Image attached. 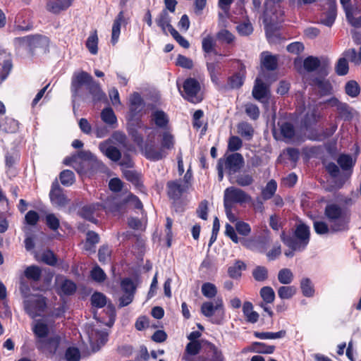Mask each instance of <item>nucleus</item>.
<instances>
[{
	"label": "nucleus",
	"mask_w": 361,
	"mask_h": 361,
	"mask_svg": "<svg viewBox=\"0 0 361 361\" xmlns=\"http://www.w3.org/2000/svg\"><path fill=\"white\" fill-rule=\"evenodd\" d=\"M216 47V40L211 35H208L207 37H204L202 40V49L204 54H214L215 55L218 54Z\"/></svg>",
	"instance_id": "obj_32"
},
{
	"label": "nucleus",
	"mask_w": 361,
	"mask_h": 361,
	"mask_svg": "<svg viewBox=\"0 0 361 361\" xmlns=\"http://www.w3.org/2000/svg\"><path fill=\"white\" fill-rule=\"evenodd\" d=\"M252 97L258 101L269 97V87L262 79L257 78L255 80V85L252 91Z\"/></svg>",
	"instance_id": "obj_17"
},
{
	"label": "nucleus",
	"mask_w": 361,
	"mask_h": 361,
	"mask_svg": "<svg viewBox=\"0 0 361 361\" xmlns=\"http://www.w3.org/2000/svg\"><path fill=\"white\" fill-rule=\"evenodd\" d=\"M300 287L302 295L307 298H312L314 295V285L309 278H303L300 283Z\"/></svg>",
	"instance_id": "obj_33"
},
{
	"label": "nucleus",
	"mask_w": 361,
	"mask_h": 361,
	"mask_svg": "<svg viewBox=\"0 0 361 361\" xmlns=\"http://www.w3.org/2000/svg\"><path fill=\"white\" fill-rule=\"evenodd\" d=\"M49 197L52 204L60 207L66 206L69 202V200L63 193V189L59 185L57 179L51 183Z\"/></svg>",
	"instance_id": "obj_12"
},
{
	"label": "nucleus",
	"mask_w": 361,
	"mask_h": 361,
	"mask_svg": "<svg viewBox=\"0 0 361 361\" xmlns=\"http://www.w3.org/2000/svg\"><path fill=\"white\" fill-rule=\"evenodd\" d=\"M238 71L227 78V84L221 86V90H238L243 85L247 74L246 67L240 60H238Z\"/></svg>",
	"instance_id": "obj_9"
},
{
	"label": "nucleus",
	"mask_w": 361,
	"mask_h": 361,
	"mask_svg": "<svg viewBox=\"0 0 361 361\" xmlns=\"http://www.w3.org/2000/svg\"><path fill=\"white\" fill-rule=\"evenodd\" d=\"M99 206V204L98 203H92L84 205L78 211V214L81 218L96 224H97L98 220L94 215Z\"/></svg>",
	"instance_id": "obj_18"
},
{
	"label": "nucleus",
	"mask_w": 361,
	"mask_h": 361,
	"mask_svg": "<svg viewBox=\"0 0 361 361\" xmlns=\"http://www.w3.org/2000/svg\"><path fill=\"white\" fill-rule=\"evenodd\" d=\"M293 274L290 269H281L278 273V280L281 284H290L293 281Z\"/></svg>",
	"instance_id": "obj_47"
},
{
	"label": "nucleus",
	"mask_w": 361,
	"mask_h": 361,
	"mask_svg": "<svg viewBox=\"0 0 361 361\" xmlns=\"http://www.w3.org/2000/svg\"><path fill=\"white\" fill-rule=\"evenodd\" d=\"M24 276L30 281L37 282L42 277V269L36 265L27 267L24 271Z\"/></svg>",
	"instance_id": "obj_31"
},
{
	"label": "nucleus",
	"mask_w": 361,
	"mask_h": 361,
	"mask_svg": "<svg viewBox=\"0 0 361 361\" xmlns=\"http://www.w3.org/2000/svg\"><path fill=\"white\" fill-rule=\"evenodd\" d=\"M324 65H329V63L324 62L321 63L320 60L317 56H309L303 61V68L308 73L318 71Z\"/></svg>",
	"instance_id": "obj_25"
},
{
	"label": "nucleus",
	"mask_w": 361,
	"mask_h": 361,
	"mask_svg": "<svg viewBox=\"0 0 361 361\" xmlns=\"http://www.w3.org/2000/svg\"><path fill=\"white\" fill-rule=\"evenodd\" d=\"M252 277L256 281L262 282L269 277V271L266 267L257 266L252 272Z\"/></svg>",
	"instance_id": "obj_43"
},
{
	"label": "nucleus",
	"mask_w": 361,
	"mask_h": 361,
	"mask_svg": "<svg viewBox=\"0 0 361 361\" xmlns=\"http://www.w3.org/2000/svg\"><path fill=\"white\" fill-rule=\"evenodd\" d=\"M32 331L35 336V345L38 350L50 355L56 354L61 343V337L59 335L48 337L49 326L41 320H38L35 324Z\"/></svg>",
	"instance_id": "obj_1"
},
{
	"label": "nucleus",
	"mask_w": 361,
	"mask_h": 361,
	"mask_svg": "<svg viewBox=\"0 0 361 361\" xmlns=\"http://www.w3.org/2000/svg\"><path fill=\"white\" fill-rule=\"evenodd\" d=\"M183 97L187 101L197 104L202 101V97L198 96L201 90V86L197 80L194 78H188L183 84Z\"/></svg>",
	"instance_id": "obj_7"
},
{
	"label": "nucleus",
	"mask_w": 361,
	"mask_h": 361,
	"mask_svg": "<svg viewBox=\"0 0 361 361\" xmlns=\"http://www.w3.org/2000/svg\"><path fill=\"white\" fill-rule=\"evenodd\" d=\"M348 59L344 56V57L340 58L338 60L335 66V71L338 75L343 76L348 74L349 71Z\"/></svg>",
	"instance_id": "obj_49"
},
{
	"label": "nucleus",
	"mask_w": 361,
	"mask_h": 361,
	"mask_svg": "<svg viewBox=\"0 0 361 361\" xmlns=\"http://www.w3.org/2000/svg\"><path fill=\"white\" fill-rule=\"evenodd\" d=\"M26 312L32 317L41 316L47 308L46 298L37 296L36 298L29 299L24 302Z\"/></svg>",
	"instance_id": "obj_11"
},
{
	"label": "nucleus",
	"mask_w": 361,
	"mask_h": 361,
	"mask_svg": "<svg viewBox=\"0 0 361 361\" xmlns=\"http://www.w3.org/2000/svg\"><path fill=\"white\" fill-rule=\"evenodd\" d=\"M345 92L352 98L357 97L360 92V87L355 80H349L345 83Z\"/></svg>",
	"instance_id": "obj_44"
},
{
	"label": "nucleus",
	"mask_w": 361,
	"mask_h": 361,
	"mask_svg": "<svg viewBox=\"0 0 361 361\" xmlns=\"http://www.w3.org/2000/svg\"><path fill=\"white\" fill-rule=\"evenodd\" d=\"M100 149L104 153V154L111 160L114 161H118L121 158V152L120 150L115 146L109 145L105 149L101 145Z\"/></svg>",
	"instance_id": "obj_39"
},
{
	"label": "nucleus",
	"mask_w": 361,
	"mask_h": 361,
	"mask_svg": "<svg viewBox=\"0 0 361 361\" xmlns=\"http://www.w3.org/2000/svg\"><path fill=\"white\" fill-rule=\"evenodd\" d=\"M281 134L284 138L292 139L295 135V129L293 123L288 121L279 123Z\"/></svg>",
	"instance_id": "obj_37"
},
{
	"label": "nucleus",
	"mask_w": 361,
	"mask_h": 361,
	"mask_svg": "<svg viewBox=\"0 0 361 361\" xmlns=\"http://www.w3.org/2000/svg\"><path fill=\"white\" fill-rule=\"evenodd\" d=\"M297 290L295 286H282L279 288L277 293L281 299L288 300L296 294Z\"/></svg>",
	"instance_id": "obj_35"
},
{
	"label": "nucleus",
	"mask_w": 361,
	"mask_h": 361,
	"mask_svg": "<svg viewBox=\"0 0 361 361\" xmlns=\"http://www.w3.org/2000/svg\"><path fill=\"white\" fill-rule=\"evenodd\" d=\"M246 264L240 260H237L233 266L228 268V274L229 277L233 279H238L242 276V271L245 270Z\"/></svg>",
	"instance_id": "obj_29"
},
{
	"label": "nucleus",
	"mask_w": 361,
	"mask_h": 361,
	"mask_svg": "<svg viewBox=\"0 0 361 361\" xmlns=\"http://www.w3.org/2000/svg\"><path fill=\"white\" fill-rule=\"evenodd\" d=\"M2 130L7 133H15L19 130L20 123L12 118H6L4 123L0 126Z\"/></svg>",
	"instance_id": "obj_48"
},
{
	"label": "nucleus",
	"mask_w": 361,
	"mask_h": 361,
	"mask_svg": "<svg viewBox=\"0 0 361 361\" xmlns=\"http://www.w3.org/2000/svg\"><path fill=\"white\" fill-rule=\"evenodd\" d=\"M336 110L339 117L344 121H350L353 117L352 108L347 103L342 102Z\"/></svg>",
	"instance_id": "obj_45"
},
{
	"label": "nucleus",
	"mask_w": 361,
	"mask_h": 361,
	"mask_svg": "<svg viewBox=\"0 0 361 361\" xmlns=\"http://www.w3.org/2000/svg\"><path fill=\"white\" fill-rule=\"evenodd\" d=\"M336 15V6H331L325 13L324 18L321 19L322 23L326 26L331 27L335 22Z\"/></svg>",
	"instance_id": "obj_42"
},
{
	"label": "nucleus",
	"mask_w": 361,
	"mask_h": 361,
	"mask_svg": "<svg viewBox=\"0 0 361 361\" xmlns=\"http://www.w3.org/2000/svg\"><path fill=\"white\" fill-rule=\"evenodd\" d=\"M238 133L247 140L252 139L254 135V128L252 125L247 122L243 121L237 126Z\"/></svg>",
	"instance_id": "obj_30"
},
{
	"label": "nucleus",
	"mask_w": 361,
	"mask_h": 361,
	"mask_svg": "<svg viewBox=\"0 0 361 361\" xmlns=\"http://www.w3.org/2000/svg\"><path fill=\"white\" fill-rule=\"evenodd\" d=\"M329 73V66L324 65L320 70L318 71L317 75H312L307 80L308 84L314 87H317L319 94L321 97L328 96L333 94L334 88L326 77Z\"/></svg>",
	"instance_id": "obj_5"
},
{
	"label": "nucleus",
	"mask_w": 361,
	"mask_h": 361,
	"mask_svg": "<svg viewBox=\"0 0 361 361\" xmlns=\"http://www.w3.org/2000/svg\"><path fill=\"white\" fill-rule=\"evenodd\" d=\"M157 25L161 27L163 32L166 35V29H168L169 32H171V27H173L171 24V17L166 9H163L158 15L157 18L155 19Z\"/></svg>",
	"instance_id": "obj_26"
},
{
	"label": "nucleus",
	"mask_w": 361,
	"mask_h": 361,
	"mask_svg": "<svg viewBox=\"0 0 361 361\" xmlns=\"http://www.w3.org/2000/svg\"><path fill=\"white\" fill-rule=\"evenodd\" d=\"M49 45V38L42 35L36 34L31 35L30 43L29 44L28 49L32 54L37 48L47 49Z\"/></svg>",
	"instance_id": "obj_19"
},
{
	"label": "nucleus",
	"mask_w": 361,
	"mask_h": 361,
	"mask_svg": "<svg viewBox=\"0 0 361 361\" xmlns=\"http://www.w3.org/2000/svg\"><path fill=\"white\" fill-rule=\"evenodd\" d=\"M201 291L202 295L209 299L216 297L218 290L216 286L210 282H205L202 285Z\"/></svg>",
	"instance_id": "obj_46"
},
{
	"label": "nucleus",
	"mask_w": 361,
	"mask_h": 361,
	"mask_svg": "<svg viewBox=\"0 0 361 361\" xmlns=\"http://www.w3.org/2000/svg\"><path fill=\"white\" fill-rule=\"evenodd\" d=\"M259 294L266 304L272 303L274 301L275 293L270 286L262 287L260 289Z\"/></svg>",
	"instance_id": "obj_55"
},
{
	"label": "nucleus",
	"mask_w": 361,
	"mask_h": 361,
	"mask_svg": "<svg viewBox=\"0 0 361 361\" xmlns=\"http://www.w3.org/2000/svg\"><path fill=\"white\" fill-rule=\"evenodd\" d=\"M101 118L102 121L109 125L116 123V116L111 107L104 108L101 112Z\"/></svg>",
	"instance_id": "obj_52"
},
{
	"label": "nucleus",
	"mask_w": 361,
	"mask_h": 361,
	"mask_svg": "<svg viewBox=\"0 0 361 361\" xmlns=\"http://www.w3.org/2000/svg\"><path fill=\"white\" fill-rule=\"evenodd\" d=\"M92 279L96 282H104L106 279V275L102 268L95 266L90 271Z\"/></svg>",
	"instance_id": "obj_61"
},
{
	"label": "nucleus",
	"mask_w": 361,
	"mask_h": 361,
	"mask_svg": "<svg viewBox=\"0 0 361 361\" xmlns=\"http://www.w3.org/2000/svg\"><path fill=\"white\" fill-rule=\"evenodd\" d=\"M277 190V183L275 180H270L262 190V197L264 200H270L274 197Z\"/></svg>",
	"instance_id": "obj_36"
},
{
	"label": "nucleus",
	"mask_w": 361,
	"mask_h": 361,
	"mask_svg": "<svg viewBox=\"0 0 361 361\" xmlns=\"http://www.w3.org/2000/svg\"><path fill=\"white\" fill-rule=\"evenodd\" d=\"M65 357L67 361H80V352L78 348L69 347L66 349Z\"/></svg>",
	"instance_id": "obj_63"
},
{
	"label": "nucleus",
	"mask_w": 361,
	"mask_h": 361,
	"mask_svg": "<svg viewBox=\"0 0 361 361\" xmlns=\"http://www.w3.org/2000/svg\"><path fill=\"white\" fill-rule=\"evenodd\" d=\"M111 251L108 245H102L98 250V259L102 264L107 263L111 259Z\"/></svg>",
	"instance_id": "obj_62"
},
{
	"label": "nucleus",
	"mask_w": 361,
	"mask_h": 361,
	"mask_svg": "<svg viewBox=\"0 0 361 361\" xmlns=\"http://www.w3.org/2000/svg\"><path fill=\"white\" fill-rule=\"evenodd\" d=\"M276 347L274 345H267L262 342H253L252 343V350L259 354H271L274 352Z\"/></svg>",
	"instance_id": "obj_34"
},
{
	"label": "nucleus",
	"mask_w": 361,
	"mask_h": 361,
	"mask_svg": "<svg viewBox=\"0 0 361 361\" xmlns=\"http://www.w3.org/2000/svg\"><path fill=\"white\" fill-rule=\"evenodd\" d=\"M337 163L343 171H350L353 168L355 160L353 159L350 154H341L337 158Z\"/></svg>",
	"instance_id": "obj_28"
},
{
	"label": "nucleus",
	"mask_w": 361,
	"mask_h": 361,
	"mask_svg": "<svg viewBox=\"0 0 361 361\" xmlns=\"http://www.w3.org/2000/svg\"><path fill=\"white\" fill-rule=\"evenodd\" d=\"M98 36L97 31L95 30L87 37L85 45L87 49L92 54H97L98 52Z\"/></svg>",
	"instance_id": "obj_40"
},
{
	"label": "nucleus",
	"mask_w": 361,
	"mask_h": 361,
	"mask_svg": "<svg viewBox=\"0 0 361 361\" xmlns=\"http://www.w3.org/2000/svg\"><path fill=\"white\" fill-rule=\"evenodd\" d=\"M324 215L331 226V233L346 231L349 229L350 213L337 203L331 202L325 206Z\"/></svg>",
	"instance_id": "obj_2"
},
{
	"label": "nucleus",
	"mask_w": 361,
	"mask_h": 361,
	"mask_svg": "<svg viewBox=\"0 0 361 361\" xmlns=\"http://www.w3.org/2000/svg\"><path fill=\"white\" fill-rule=\"evenodd\" d=\"M180 180H169L166 183V193L170 200H179L188 190V185H181Z\"/></svg>",
	"instance_id": "obj_15"
},
{
	"label": "nucleus",
	"mask_w": 361,
	"mask_h": 361,
	"mask_svg": "<svg viewBox=\"0 0 361 361\" xmlns=\"http://www.w3.org/2000/svg\"><path fill=\"white\" fill-rule=\"evenodd\" d=\"M124 12L121 11L116 16L112 25L111 42L113 45H115L118 41L121 24L124 23Z\"/></svg>",
	"instance_id": "obj_24"
},
{
	"label": "nucleus",
	"mask_w": 361,
	"mask_h": 361,
	"mask_svg": "<svg viewBox=\"0 0 361 361\" xmlns=\"http://www.w3.org/2000/svg\"><path fill=\"white\" fill-rule=\"evenodd\" d=\"M76 290L77 286L75 283H74L71 279H66L62 281L60 286L59 294H63L64 295H72L75 293Z\"/></svg>",
	"instance_id": "obj_38"
},
{
	"label": "nucleus",
	"mask_w": 361,
	"mask_h": 361,
	"mask_svg": "<svg viewBox=\"0 0 361 361\" xmlns=\"http://www.w3.org/2000/svg\"><path fill=\"white\" fill-rule=\"evenodd\" d=\"M174 137L169 131H164L162 134V138L161 140V147L159 149H156L152 145H146L145 147V155L147 159L151 161H159L165 158L167 153L164 151V149H171L174 147Z\"/></svg>",
	"instance_id": "obj_4"
},
{
	"label": "nucleus",
	"mask_w": 361,
	"mask_h": 361,
	"mask_svg": "<svg viewBox=\"0 0 361 361\" xmlns=\"http://www.w3.org/2000/svg\"><path fill=\"white\" fill-rule=\"evenodd\" d=\"M343 55L345 56L355 65H360L361 63V47H360L359 52L357 53L355 49H348L345 50Z\"/></svg>",
	"instance_id": "obj_53"
},
{
	"label": "nucleus",
	"mask_w": 361,
	"mask_h": 361,
	"mask_svg": "<svg viewBox=\"0 0 361 361\" xmlns=\"http://www.w3.org/2000/svg\"><path fill=\"white\" fill-rule=\"evenodd\" d=\"M261 66L268 71H274L278 68V59L275 55L269 51H263L261 54Z\"/></svg>",
	"instance_id": "obj_23"
},
{
	"label": "nucleus",
	"mask_w": 361,
	"mask_h": 361,
	"mask_svg": "<svg viewBox=\"0 0 361 361\" xmlns=\"http://www.w3.org/2000/svg\"><path fill=\"white\" fill-rule=\"evenodd\" d=\"M251 200V196L240 188L231 186L226 188L224 190V205L232 207H233L235 204L242 205Z\"/></svg>",
	"instance_id": "obj_6"
},
{
	"label": "nucleus",
	"mask_w": 361,
	"mask_h": 361,
	"mask_svg": "<svg viewBox=\"0 0 361 361\" xmlns=\"http://www.w3.org/2000/svg\"><path fill=\"white\" fill-rule=\"evenodd\" d=\"M216 38L223 43L230 44L234 42L235 36L229 30L222 29L217 32Z\"/></svg>",
	"instance_id": "obj_57"
},
{
	"label": "nucleus",
	"mask_w": 361,
	"mask_h": 361,
	"mask_svg": "<svg viewBox=\"0 0 361 361\" xmlns=\"http://www.w3.org/2000/svg\"><path fill=\"white\" fill-rule=\"evenodd\" d=\"M321 114L317 108L314 107L308 111L304 116L302 123L306 130H309L314 126L320 120Z\"/></svg>",
	"instance_id": "obj_21"
},
{
	"label": "nucleus",
	"mask_w": 361,
	"mask_h": 361,
	"mask_svg": "<svg viewBox=\"0 0 361 361\" xmlns=\"http://www.w3.org/2000/svg\"><path fill=\"white\" fill-rule=\"evenodd\" d=\"M313 228L318 235H325L331 233V226L324 221L314 220Z\"/></svg>",
	"instance_id": "obj_50"
},
{
	"label": "nucleus",
	"mask_w": 361,
	"mask_h": 361,
	"mask_svg": "<svg viewBox=\"0 0 361 361\" xmlns=\"http://www.w3.org/2000/svg\"><path fill=\"white\" fill-rule=\"evenodd\" d=\"M59 179L63 185L71 186L75 182V174L72 171L65 169L60 173Z\"/></svg>",
	"instance_id": "obj_51"
},
{
	"label": "nucleus",
	"mask_w": 361,
	"mask_h": 361,
	"mask_svg": "<svg viewBox=\"0 0 361 361\" xmlns=\"http://www.w3.org/2000/svg\"><path fill=\"white\" fill-rule=\"evenodd\" d=\"M123 175L126 179L132 183L137 188L142 186L139 174L136 171L127 170L123 172Z\"/></svg>",
	"instance_id": "obj_60"
},
{
	"label": "nucleus",
	"mask_w": 361,
	"mask_h": 361,
	"mask_svg": "<svg viewBox=\"0 0 361 361\" xmlns=\"http://www.w3.org/2000/svg\"><path fill=\"white\" fill-rule=\"evenodd\" d=\"M121 290L124 293L135 295L136 286L130 278H124L121 282Z\"/></svg>",
	"instance_id": "obj_59"
},
{
	"label": "nucleus",
	"mask_w": 361,
	"mask_h": 361,
	"mask_svg": "<svg viewBox=\"0 0 361 361\" xmlns=\"http://www.w3.org/2000/svg\"><path fill=\"white\" fill-rule=\"evenodd\" d=\"M91 305L97 308H102L106 305V297L102 293H94L90 298Z\"/></svg>",
	"instance_id": "obj_54"
},
{
	"label": "nucleus",
	"mask_w": 361,
	"mask_h": 361,
	"mask_svg": "<svg viewBox=\"0 0 361 361\" xmlns=\"http://www.w3.org/2000/svg\"><path fill=\"white\" fill-rule=\"evenodd\" d=\"M151 121L161 129H167L169 125V118L163 110H156L151 114Z\"/></svg>",
	"instance_id": "obj_22"
},
{
	"label": "nucleus",
	"mask_w": 361,
	"mask_h": 361,
	"mask_svg": "<svg viewBox=\"0 0 361 361\" xmlns=\"http://www.w3.org/2000/svg\"><path fill=\"white\" fill-rule=\"evenodd\" d=\"M92 76L86 71L75 72L71 78V92L73 97L80 96L82 86L86 87L92 82Z\"/></svg>",
	"instance_id": "obj_10"
},
{
	"label": "nucleus",
	"mask_w": 361,
	"mask_h": 361,
	"mask_svg": "<svg viewBox=\"0 0 361 361\" xmlns=\"http://www.w3.org/2000/svg\"><path fill=\"white\" fill-rule=\"evenodd\" d=\"M42 260L44 263L49 266H55L57 263L56 255L50 250H47L42 253Z\"/></svg>",
	"instance_id": "obj_64"
},
{
	"label": "nucleus",
	"mask_w": 361,
	"mask_h": 361,
	"mask_svg": "<svg viewBox=\"0 0 361 361\" xmlns=\"http://www.w3.org/2000/svg\"><path fill=\"white\" fill-rule=\"evenodd\" d=\"M71 5V0H50L47 4V8L53 13H59Z\"/></svg>",
	"instance_id": "obj_27"
},
{
	"label": "nucleus",
	"mask_w": 361,
	"mask_h": 361,
	"mask_svg": "<svg viewBox=\"0 0 361 361\" xmlns=\"http://www.w3.org/2000/svg\"><path fill=\"white\" fill-rule=\"evenodd\" d=\"M244 163L243 155L238 152L229 154L226 159H224V166L230 176L238 173L243 166Z\"/></svg>",
	"instance_id": "obj_13"
},
{
	"label": "nucleus",
	"mask_w": 361,
	"mask_h": 361,
	"mask_svg": "<svg viewBox=\"0 0 361 361\" xmlns=\"http://www.w3.org/2000/svg\"><path fill=\"white\" fill-rule=\"evenodd\" d=\"M33 27V23L27 18V13L24 11H21L16 16L13 27L10 32L16 34L18 32L30 31Z\"/></svg>",
	"instance_id": "obj_14"
},
{
	"label": "nucleus",
	"mask_w": 361,
	"mask_h": 361,
	"mask_svg": "<svg viewBox=\"0 0 361 361\" xmlns=\"http://www.w3.org/2000/svg\"><path fill=\"white\" fill-rule=\"evenodd\" d=\"M142 116H128V130L130 129H145L149 130V127L145 126L141 118Z\"/></svg>",
	"instance_id": "obj_41"
},
{
	"label": "nucleus",
	"mask_w": 361,
	"mask_h": 361,
	"mask_svg": "<svg viewBox=\"0 0 361 361\" xmlns=\"http://www.w3.org/2000/svg\"><path fill=\"white\" fill-rule=\"evenodd\" d=\"M280 238L283 244L293 250H305L310 240V227L304 223L297 225L293 235H289L283 231Z\"/></svg>",
	"instance_id": "obj_3"
},
{
	"label": "nucleus",
	"mask_w": 361,
	"mask_h": 361,
	"mask_svg": "<svg viewBox=\"0 0 361 361\" xmlns=\"http://www.w3.org/2000/svg\"><path fill=\"white\" fill-rule=\"evenodd\" d=\"M269 233V232L268 231L267 235H259L249 238H242L240 243L247 249L257 250L261 253H264L266 252L267 245L271 240Z\"/></svg>",
	"instance_id": "obj_8"
},
{
	"label": "nucleus",
	"mask_w": 361,
	"mask_h": 361,
	"mask_svg": "<svg viewBox=\"0 0 361 361\" xmlns=\"http://www.w3.org/2000/svg\"><path fill=\"white\" fill-rule=\"evenodd\" d=\"M201 313L206 317H212L215 312H221V318L224 314V302L221 298L215 300V304L211 301L204 302L201 305Z\"/></svg>",
	"instance_id": "obj_16"
},
{
	"label": "nucleus",
	"mask_w": 361,
	"mask_h": 361,
	"mask_svg": "<svg viewBox=\"0 0 361 361\" xmlns=\"http://www.w3.org/2000/svg\"><path fill=\"white\" fill-rule=\"evenodd\" d=\"M245 112L252 119L257 120L259 117L260 111L259 107L252 103L245 104Z\"/></svg>",
	"instance_id": "obj_58"
},
{
	"label": "nucleus",
	"mask_w": 361,
	"mask_h": 361,
	"mask_svg": "<svg viewBox=\"0 0 361 361\" xmlns=\"http://www.w3.org/2000/svg\"><path fill=\"white\" fill-rule=\"evenodd\" d=\"M13 68L11 59L4 60L0 66V84H1L8 76Z\"/></svg>",
	"instance_id": "obj_56"
},
{
	"label": "nucleus",
	"mask_w": 361,
	"mask_h": 361,
	"mask_svg": "<svg viewBox=\"0 0 361 361\" xmlns=\"http://www.w3.org/2000/svg\"><path fill=\"white\" fill-rule=\"evenodd\" d=\"M92 97V101L94 103L106 101V94L102 91L99 84L94 78L89 83L86 88Z\"/></svg>",
	"instance_id": "obj_20"
}]
</instances>
